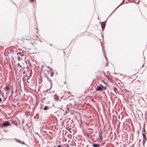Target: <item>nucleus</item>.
Returning a JSON list of instances; mask_svg holds the SVG:
<instances>
[{
  "instance_id": "obj_22",
  "label": "nucleus",
  "mask_w": 147,
  "mask_h": 147,
  "mask_svg": "<svg viewBox=\"0 0 147 147\" xmlns=\"http://www.w3.org/2000/svg\"><path fill=\"white\" fill-rule=\"evenodd\" d=\"M26 61V62H27V61H28V62H29V60L28 59H27Z\"/></svg>"
},
{
  "instance_id": "obj_34",
  "label": "nucleus",
  "mask_w": 147,
  "mask_h": 147,
  "mask_svg": "<svg viewBox=\"0 0 147 147\" xmlns=\"http://www.w3.org/2000/svg\"><path fill=\"white\" fill-rule=\"evenodd\" d=\"M56 75L57 74V72H56Z\"/></svg>"
},
{
  "instance_id": "obj_17",
  "label": "nucleus",
  "mask_w": 147,
  "mask_h": 147,
  "mask_svg": "<svg viewBox=\"0 0 147 147\" xmlns=\"http://www.w3.org/2000/svg\"><path fill=\"white\" fill-rule=\"evenodd\" d=\"M117 90V88H116L114 87V91L115 92H116V90Z\"/></svg>"
},
{
  "instance_id": "obj_28",
  "label": "nucleus",
  "mask_w": 147,
  "mask_h": 147,
  "mask_svg": "<svg viewBox=\"0 0 147 147\" xmlns=\"http://www.w3.org/2000/svg\"><path fill=\"white\" fill-rule=\"evenodd\" d=\"M21 143H22V144H25L24 143V142H23L22 143V142H21Z\"/></svg>"
},
{
  "instance_id": "obj_7",
  "label": "nucleus",
  "mask_w": 147,
  "mask_h": 147,
  "mask_svg": "<svg viewBox=\"0 0 147 147\" xmlns=\"http://www.w3.org/2000/svg\"><path fill=\"white\" fill-rule=\"evenodd\" d=\"M46 77L47 78V80H49L50 82L51 83V88L52 86V83L51 80L48 77V76H47V75H46Z\"/></svg>"
},
{
  "instance_id": "obj_6",
  "label": "nucleus",
  "mask_w": 147,
  "mask_h": 147,
  "mask_svg": "<svg viewBox=\"0 0 147 147\" xmlns=\"http://www.w3.org/2000/svg\"><path fill=\"white\" fill-rule=\"evenodd\" d=\"M92 146L94 147H99L100 146V144H93Z\"/></svg>"
},
{
  "instance_id": "obj_10",
  "label": "nucleus",
  "mask_w": 147,
  "mask_h": 147,
  "mask_svg": "<svg viewBox=\"0 0 147 147\" xmlns=\"http://www.w3.org/2000/svg\"><path fill=\"white\" fill-rule=\"evenodd\" d=\"M6 87H5V88L6 89V90L7 91H9V87H7V84L6 85Z\"/></svg>"
},
{
  "instance_id": "obj_30",
  "label": "nucleus",
  "mask_w": 147,
  "mask_h": 147,
  "mask_svg": "<svg viewBox=\"0 0 147 147\" xmlns=\"http://www.w3.org/2000/svg\"><path fill=\"white\" fill-rule=\"evenodd\" d=\"M100 86H101L102 87V86H103L102 85V84H100Z\"/></svg>"
},
{
  "instance_id": "obj_44",
  "label": "nucleus",
  "mask_w": 147,
  "mask_h": 147,
  "mask_svg": "<svg viewBox=\"0 0 147 147\" xmlns=\"http://www.w3.org/2000/svg\"><path fill=\"white\" fill-rule=\"evenodd\" d=\"M19 65V63L18 64V65Z\"/></svg>"
},
{
  "instance_id": "obj_38",
  "label": "nucleus",
  "mask_w": 147,
  "mask_h": 147,
  "mask_svg": "<svg viewBox=\"0 0 147 147\" xmlns=\"http://www.w3.org/2000/svg\"><path fill=\"white\" fill-rule=\"evenodd\" d=\"M103 82L104 83H106V84H107L106 83H105V82Z\"/></svg>"
},
{
  "instance_id": "obj_39",
  "label": "nucleus",
  "mask_w": 147,
  "mask_h": 147,
  "mask_svg": "<svg viewBox=\"0 0 147 147\" xmlns=\"http://www.w3.org/2000/svg\"><path fill=\"white\" fill-rule=\"evenodd\" d=\"M49 67H50L49 66V67H48V68H49H49H50Z\"/></svg>"
},
{
  "instance_id": "obj_33",
  "label": "nucleus",
  "mask_w": 147,
  "mask_h": 147,
  "mask_svg": "<svg viewBox=\"0 0 147 147\" xmlns=\"http://www.w3.org/2000/svg\"><path fill=\"white\" fill-rule=\"evenodd\" d=\"M105 59H107V58L105 56Z\"/></svg>"
},
{
  "instance_id": "obj_4",
  "label": "nucleus",
  "mask_w": 147,
  "mask_h": 147,
  "mask_svg": "<svg viewBox=\"0 0 147 147\" xmlns=\"http://www.w3.org/2000/svg\"><path fill=\"white\" fill-rule=\"evenodd\" d=\"M102 90V87L100 86H98L97 88H96V91H100Z\"/></svg>"
},
{
  "instance_id": "obj_19",
  "label": "nucleus",
  "mask_w": 147,
  "mask_h": 147,
  "mask_svg": "<svg viewBox=\"0 0 147 147\" xmlns=\"http://www.w3.org/2000/svg\"><path fill=\"white\" fill-rule=\"evenodd\" d=\"M40 109H42L43 108V107H42V105H41L40 106Z\"/></svg>"
},
{
  "instance_id": "obj_45",
  "label": "nucleus",
  "mask_w": 147,
  "mask_h": 147,
  "mask_svg": "<svg viewBox=\"0 0 147 147\" xmlns=\"http://www.w3.org/2000/svg\"><path fill=\"white\" fill-rule=\"evenodd\" d=\"M138 133H139V132L138 131Z\"/></svg>"
},
{
  "instance_id": "obj_42",
  "label": "nucleus",
  "mask_w": 147,
  "mask_h": 147,
  "mask_svg": "<svg viewBox=\"0 0 147 147\" xmlns=\"http://www.w3.org/2000/svg\"><path fill=\"white\" fill-rule=\"evenodd\" d=\"M64 83L65 84H66V82H65V81L64 82Z\"/></svg>"
},
{
  "instance_id": "obj_3",
  "label": "nucleus",
  "mask_w": 147,
  "mask_h": 147,
  "mask_svg": "<svg viewBox=\"0 0 147 147\" xmlns=\"http://www.w3.org/2000/svg\"><path fill=\"white\" fill-rule=\"evenodd\" d=\"M142 134L143 137V145L144 146L146 140V137L144 133H142Z\"/></svg>"
},
{
  "instance_id": "obj_5",
  "label": "nucleus",
  "mask_w": 147,
  "mask_h": 147,
  "mask_svg": "<svg viewBox=\"0 0 147 147\" xmlns=\"http://www.w3.org/2000/svg\"><path fill=\"white\" fill-rule=\"evenodd\" d=\"M124 0H123V2L115 9L111 13V14H110V16H111V15L112 13H113L118 8L119 6H120L121 5H122L124 4V3L123 2Z\"/></svg>"
},
{
  "instance_id": "obj_40",
  "label": "nucleus",
  "mask_w": 147,
  "mask_h": 147,
  "mask_svg": "<svg viewBox=\"0 0 147 147\" xmlns=\"http://www.w3.org/2000/svg\"><path fill=\"white\" fill-rule=\"evenodd\" d=\"M11 51H13L11 50V51H10L11 53Z\"/></svg>"
},
{
  "instance_id": "obj_37",
  "label": "nucleus",
  "mask_w": 147,
  "mask_h": 147,
  "mask_svg": "<svg viewBox=\"0 0 147 147\" xmlns=\"http://www.w3.org/2000/svg\"><path fill=\"white\" fill-rule=\"evenodd\" d=\"M50 45L51 46H52V45L51 44H50Z\"/></svg>"
},
{
  "instance_id": "obj_26",
  "label": "nucleus",
  "mask_w": 147,
  "mask_h": 147,
  "mask_svg": "<svg viewBox=\"0 0 147 147\" xmlns=\"http://www.w3.org/2000/svg\"><path fill=\"white\" fill-rule=\"evenodd\" d=\"M57 147H61V146L60 145H59Z\"/></svg>"
},
{
  "instance_id": "obj_20",
  "label": "nucleus",
  "mask_w": 147,
  "mask_h": 147,
  "mask_svg": "<svg viewBox=\"0 0 147 147\" xmlns=\"http://www.w3.org/2000/svg\"><path fill=\"white\" fill-rule=\"evenodd\" d=\"M40 78H39V81H38V83H39V84H40ZM39 86H40V85L39 84Z\"/></svg>"
},
{
  "instance_id": "obj_1",
  "label": "nucleus",
  "mask_w": 147,
  "mask_h": 147,
  "mask_svg": "<svg viewBox=\"0 0 147 147\" xmlns=\"http://www.w3.org/2000/svg\"><path fill=\"white\" fill-rule=\"evenodd\" d=\"M108 18L107 19V20L103 22H101L100 23V24H101V27L102 30V31H103L104 30L105 28V27L106 26V22H107V20Z\"/></svg>"
},
{
  "instance_id": "obj_13",
  "label": "nucleus",
  "mask_w": 147,
  "mask_h": 147,
  "mask_svg": "<svg viewBox=\"0 0 147 147\" xmlns=\"http://www.w3.org/2000/svg\"><path fill=\"white\" fill-rule=\"evenodd\" d=\"M99 137L100 138H102V135L100 134V132H99Z\"/></svg>"
},
{
  "instance_id": "obj_27",
  "label": "nucleus",
  "mask_w": 147,
  "mask_h": 147,
  "mask_svg": "<svg viewBox=\"0 0 147 147\" xmlns=\"http://www.w3.org/2000/svg\"><path fill=\"white\" fill-rule=\"evenodd\" d=\"M49 69H50V71H52V68H50Z\"/></svg>"
},
{
  "instance_id": "obj_24",
  "label": "nucleus",
  "mask_w": 147,
  "mask_h": 147,
  "mask_svg": "<svg viewBox=\"0 0 147 147\" xmlns=\"http://www.w3.org/2000/svg\"><path fill=\"white\" fill-rule=\"evenodd\" d=\"M34 0H30V1L31 2H33L34 1Z\"/></svg>"
},
{
  "instance_id": "obj_11",
  "label": "nucleus",
  "mask_w": 147,
  "mask_h": 147,
  "mask_svg": "<svg viewBox=\"0 0 147 147\" xmlns=\"http://www.w3.org/2000/svg\"><path fill=\"white\" fill-rule=\"evenodd\" d=\"M143 132L146 134V130L144 128V126L143 127Z\"/></svg>"
},
{
  "instance_id": "obj_15",
  "label": "nucleus",
  "mask_w": 147,
  "mask_h": 147,
  "mask_svg": "<svg viewBox=\"0 0 147 147\" xmlns=\"http://www.w3.org/2000/svg\"><path fill=\"white\" fill-rule=\"evenodd\" d=\"M26 114L27 116H28V115H30V112H26Z\"/></svg>"
},
{
  "instance_id": "obj_36",
  "label": "nucleus",
  "mask_w": 147,
  "mask_h": 147,
  "mask_svg": "<svg viewBox=\"0 0 147 147\" xmlns=\"http://www.w3.org/2000/svg\"><path fill=\"white\" fill-rule=\"evenodd\" d=\"M101 34H102V36L103 37V35H102V33H101Z\"/></svg>"
},
{
  "instance_id": "obj_31",
  "label": "nucleus",
  "mask_w": 147,
  "mask_h": 147,
  "mask_svg": "<svg viewBox=\"0 0 147 147\" xmlns=\"http://www.w3.org/2000/svg\"><path fill=\"white\" fill-rule=\"evenodd\" d=\"M23 39H26V40H27L28 39H27V38H22Z\"/></svg>"
},
{
  "instance_id": "obj_29",
  "label": "nucleus",
  "mask_w": 147,
  "mask_h": 147,
  "mask_svg": "<svg viewBox=\"0 0 147 147\" xmlns=\"http://www.w3.org/2000/svg\"><path fill=\"white\" fill-rule=\"evenodd\" d=\"M144 64L142 65V67H144Z\"/></svg>"
},
{
  "instance_id": "obj_2",
  "label": "nucleus",
  "mask_w": 147,
  "mask_h": 147,
  "mask_svg": "<svg viewBox=\"0 0 147 147\" xmlns=\"http://www.w3.org/2000/svg\"><path fill=\"white\" fill-rule=\"evenodd\" d=\"M10 123L8 121H5L2 123V125L1 126V127H6L9 125Z\"/></svg>"
},
{
  "instance_id": "obj_32",
  "label": "nucleus",
  "mask_w": 147,
  "mask_h": 147,
  "mask_svg": "<svg viewBox=\"0 0 147 147\" xmlns=\"http://www.w3.org/2000/svg\"><path fill=\"white\" fill-rule=\"evenodd\" d=\"M67 92L68 93H71V92Z\"/></svg>"
},
{
  "instance_id": "obj_21",
  "label": "nucleus",
  "mask_w": 147,
  "mask_h": 147,
  "mask_svg": "<svg viewBox=\"0 0 147 147\" xmlns=\"http://www.w3.org/2000/svg\"><path fill=\"white\" fill-rule=\"evenodd\" d=\"M136 4H139V1H138V2H135Z\"/></svg>"
},
{
  "instance_id": "obj_8",
  "label": "nucleus",
  "mask_w": 147,
  "mask_h": 147,
  "mask_svg": "<svg viewBox=\"0 0 147 147\" xmlns=\"http://www.w3.org/2000/svg\"><path fill=\"white\" fill-rule=\"evenodd\" d=\"M13 139L18 143H21V141L20 140L16 138H14Z\"/></svg>"
},
{
  "instance_id": "obj_46",
  "label": "nucleus",
  "mask_w": 147,
  "mask_h": 147,
  "mask_svg": "<svg viewBox=\"0 0 147 147\" xmlns=\"http://www.w3.org/2000/svg\"><path fill=\"white\" fill-rule=\"evenodd\" d=\"M37 40H39L37 39Z\"/></svg>"
},
{
  "instance_id": "obj_43",
  "label": "nucleus",
  "mask_w": 147,
  "mask_h": 147,
  "mask_svg": "<svg viewBox=\"0 0 147 147\" xmlns=\"http://www.w3.org/2000/svg\"><path fill=\"white\" fill-rule=\"evenodd\" d=\"M114 74H116V73H114Z\"/></svg>"
},
{
  "instance_id": "obj_14",
  "label": "nucleus",
  "mask_w": 147,
  "mask_h": 147,
  "mask_svg": "<svg viewBox=\"0 0 147 147\" xmlns=\"http://www.w3.org/2000/svg\"><path fill=\"white\" fill-rule=\"evenodd\" d=\"M107 87L106 86H102V89H106L107 88Z\"/></svg>"
},
{
  "instance_id": "obj_16",
  "label": "nucleus",
  "mask_w": 147,
  "mask_h": 147,
  "mask_svg": "<svg viewBox=\"0 0 147 147\" xmlns=\"http://www.w3.org/2000/svg\"><path fill=\"white\" fill-rule=\"evenodd\" d=\"M51 72V74L50 76L52 77L53 76L54 73L53 72L52 73Z\"/></svg>"
},
{
  "instance_id": "obj_23",
  "label": "nucleus",
  "mask_w": 147,
  "mask_h": 147,
  "mask_svg": "<svg viewBox=\"0 0 147 147\" xmlns=\"http://www.w3.org/2000/svg\"><path fill=\"white\" fill-rule=\"evenodd\" d=\"M37 135H38L39 136V137L40 139V136H39V135H38V133H37Z\"/></svg>"
},
{
  "instance_id": "obj_12",
  "label": "nucleus",
  "mask_w": 147,
  "mask_h": 147,
  "mask_svg": "<svg viewBox=\"0 0 147 147\" xmlns=\"http://www.w3.org/2000/svg\"><path fill=\"white\" fill-rule=\"evenodd\" d=\"M18 54L19 55H20L21 56H23V53H22L21 52H19L18 53Z\"/></svg>"
},
{
  "instance_id": "obj_35",
  "label": "nucleus",
  "mask_w": 147,
  "mask_h": 147,
  "mask_svg": "<svg viewBox=\"0 0 147 147\" xmlns=\"http://www.w3.org/2000/svg\"><path fill=\"white\" fill-rule=\"evenodd\" d=\"M101 34H102V36L103 37V35H102V33H101Z\"/></svg>"
},
{
  "instance_id": "obj_18",
  "label": "nucleus",
  "mask_w": 147,
  "mask_h": 147,
  "mask_svg": "<svg viewBox=\"0 0 147 147\" xmlns=\"http://www.w3.org/2000/svg\"><path fill=\"white\" fill-rule=\"evenodd\" d=\"M50 92H48L47 93L45 94V95H49V93H50Z\"/></svg>"
},
{
  "instance_id": "obj_25",
  "label": "nucleus",
  "mask_w": 147,
  "mask_h": 147,
  "mask_svg": "<svg viewBox=\"0 0 147 147\" xmlns=\"http://www.w3.org/2000/svg\"><path fill=\"white\" fill-rule=\"evenodd\" d=\"M37 103V97H36V104Z\"/></svg>"
},
{
  "instance_id": "obj_9",
  "label": "nucleus",
  "mask_w": 147,
  "mask_h": 147,
  "mask_svg": "<svg viewBox=\"0 0 147 147\" xmlns=\"http://www.w3.org/2000/svg\"><path fill=\"white\" fill-rule=\"evenodd\" d=\"M49 108V107L47 106H45L44 108V110L45 111L47 110Z\"/></svg>"
},
{
  "instance_id": "obj_41",
  "label": "nucleus",
  "mask_w": 147,
  "mask_h": 147,
  "mask_svg": "<svg viewBox=\"0 0 147 147\" xmlns=\"http://www.w3.org/2000/svg\"><path fill=\"white\" fill-rule=\"evenodd\" d=\"M40 40V41H41V42H42V41H41V40Z\"/></svg>"
}]
</instances>
